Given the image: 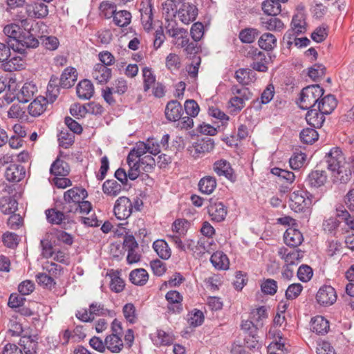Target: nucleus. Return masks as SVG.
I'll list each match as a JSON object with an SVG mask.
<instances>
[{
	"instance_id": "nucleus-64",
	"label": "nucleus",
	"mask_w": 354,
	"mask_h": 354,
	"mask_svg": "<svg viewBox=\"0 0 354 354\" xmlns=\"http://www.w3.org/2000/svg\"><path fill=\"white\" fill-rule=\"evenodd\" d=\"M313 275V269L307 265H302L298 269L297 277L299 279L303 282L309 281Z\"/></svg>"
},
{
	"instance_id": "nucleus-6",
	"label": "nucleus",
	"mask_w": 354,
	"mask_h": 354,
	"mask_svg": "<svg viewBox=\"0 0 354 354\" xmlns=\"http://www.w3.org/2000/svg\"><path fill=\"white\" fill-rule=\"evenodd\" d=\"M38 44V40L30 32H23L15 43H11L10 47L15 53L25 54L26 48H36Z\"/></svg>"
},
{
	"instance_id": "nucleus-59",
	"label": "nucleus",
	"mask_w": 354,
	"mask_h": 354,
	"mask_svg": "<svg viewBox=\"0 0 354 354\" xmlns=\"http://www.w3.org/2000/svg\"><path fill=\"white\" fill-rule=\"evenodd\" d=\"M115 3L109 1H102L99 6L101 15L105 18L110 19L113 17L116 10Z\"/></svg>"
},
{
	"instance_id": "nucleus-1",
	"label": "nucleus",
	"mask_w": 354,
	"mask_h": 354,
	"mask_svg": "<svg viewBox=\"0 0 354 354\" xmlns=\"http://www.w3.org/2000/svg\"><path fill=\"white\" fill-rule=\"evenodd\" d=\"M327 168L336 183H347L354 174V156L346 158L338 147L332 148L325 156Z\"/></svg>"
},
{
	"instance_id": "nucleus-18",
	"label": "nucleus",
	"mask_w": 354,
	"mask_h": 354,
	"mask_svg": "<svg viewBox=\"0 0 354 354\" xmlns=\"http://www.w3.org/2000/svg\"><path fill=\"white\" fill-rule=\"evenodd\" d=\"M48 100L43 97L39 96L35 98L28 106V112L32 117H39L46 110Z\"/></svg>"
},
{
	"instance_id": "nucleus-55",
	"label": "nucleus",
	"mask_w": 354,
	"mask_h": 354,
	"mask_svg": "<svg viewBox=\"0 0 354 354\" xmlns=\"http://www.w3.org/2000/svg\"><path fill=\"white\" fill-rule=\"evenodd\" d=\"M51 236L49 233L46 234V236L44 239L41 240L40 245L41 247V254L44 257L48 259L53 256V249L52 244L50 243V239H51Z\"/></svg>"
},
{
	"instance_id": "nucleus-5",
	"label": "nucleus",
	"mask_w": 354,
	"mask_h": 354,
	"mask_svg": "<svg viewBox=\"0 0 354 354\" xmlns=\"http://www.w3.org/2000/svg\"><path fill=\"white\" fill-rule=\"evenodd\" d=\"M232 92L234 95L229 101L228 109L232 113L239 112L245 105V102L249 100L250 92L245 88H239L234 86Z\"/></svg>"
},
{
	"instance_id": "nucleus-16",
	"label": "nucleus",
	"mask_w": 354,
	"mask_h": 354,
	"mask_svg": "<svg viewBox=\"0 0 354 354\" xmlns=\"http://www.w3.org/2000/svg\"><path fill=\"white\" fill-rule=\"evenodd\" d=\"M26 13L30 19H41L46 17L48 10L46 5L42 3L34 2L26 6Z\"/></svg>"
},
{
	"instance_id": "nucleus-10",
	"label": "nucleus",
	"mask_w": 354,
	"mask_h": 354,
	"mask_svg": "<svg viewBox=\"0 0 354 354\" xmlns=\"http://www.w3.org/2000/svg\"><path fill=\"white\" fill-rule=\"evenodd\" d=\"M335 290L330 286H322L316 294L317 302L323 306L333 305L337 300Z\"/></svg>"
},
{
	"instance_id": "nucleus-50",
	"label": "nucleus",
	"mask_w": 354,
	"mask_h": 354,
	"mask_svg": "<svg viewBox=\"0 0 354 354\" xmlns=\"http://www.w3.org/2000/svg\"><path fill=\"white\" fill-rule=\"evenodd\" d=\"M20 345L25 354H37V342L30 337H22L20 339Z\"/></svg>"
},
{
	"instance_id": "nucleus-56",
	"label": "nucleus",
	"mask_w": 354,
	"mask_h": 354,
	"mask_svg": "<svg viewBox=\"0 0 354 354\" xmlns=\"http://www.w3.org/2000/svg\"><path fill=\"white\" fill-rule=\"evenodd\" d=\"M46 215L48 221L52 224L58 225L65 220L64 214L55 209L46 210Z\"/></svg>"
},
{
	"instance_id": "nucleus-54",
	"label": "nucleus",
	"mask_w": 354,
	"mask_h": 354,
	"mask_svg": "<svg viewBox=\"0 0 354 354\" xmlns=\"http://www.w3.org/2000/svg\"><path fill=\"white\" fill-rule=\"evenodd\" d=\"M319 138L317 131L312 128L304 129L300 133L301 140L306 144H313Z\"/></svg>"
},
{
	"instance_id": "nucleus-52",
	"label": "nucleus",
	"mask_w": 354,
	"mask_h": 354,
	"mask_svg": "<svg viewBox=\"0 0 354 354\" xmlns=\"http://www.w3.org/2000/svg\"><path fill=\"white\" fill-rule=\"evenodd\" d=\"M123 315L130 324H135L138 320V314L135 306L131 303L126 304L122 308Z\"/></svg>"
},
{
	"instance_id": "nucleus-11",
	"label": "nucleus",
	"mask_w": 354,
	"mask_h": 354,
	"mask_svg": "<svg viewBox=\"0 0 354 354\" xmlns=\"http://www.w3.org/2000/svg\"><path fill=\"white\" fill-rule=\"evenodd\" d=\"M214 146L213 139L207 138L194 142L189 150L192 156L198 158L201 155L213 151Z\"/></svg>"
},
{
	"instance_id": "nucleus-44",
	"label": "nucleus",
	"mask_w": 354,
	"mask_h": 354,
	"mask_svg": "<svg viewBox=\"0 0 354 354\" xmlns=\"http://www.w3.org/2000/svg\"><path fill=\"white\" fill-rule=\"evenodd\" d=\"M142 75L143 79V90L145 92H147L155 84L156 80V75L149 67H144L142 69Z\"/></svg>"
},
{
	"instance_id": "nucleus-19",
	"label": "nucleus",
	"mask_w": 354,
	"mask_h": 354,
	"mask_svg": "<svg viewBox=\"0 0 354 354\" xmlns=\"http://www.w3.org/2000/svg\"><path fill=\"white\" fill-rule=\"evenodd\" d=\"M91 75L97 83H106L111 77V69L102 64H95L93 68Z\"/></svg>"
},
{
	"instance_id": "nucleus-30",
	"label": "nucleus",
	"mask_w": 354,
	"mask_h": 354,
	"mask_svg": "<svg viewBox=\"0 0 354 354\" xmlns=\"http://www.w3.org/2000/svg\"><path fill=\"white\" fill-rule=\"evenodd\" d=\"M77 79V73L75 68L68 67L62 73L60 78V85L63 88H71Z\"/></svg>"
},
{
	"instance_id": "nucleus-2",
	"label": "nucleus",
	"mask_w": 354,
	"mask_h": 354,
	"mask_svg": "<svg viewBox=\"0 0 354 354\" xmlns=\"http://www.w3.org/2000/svg\"><path fill=\"white\" fill-rule=\"evenodd\" d=\"M136 157H131V150L129 153L127 162L129 167L128 171L129 178L136 180L142 172H150L154 165L155 160L151 155L134 154Z\"/></svg>"
},
{
	"instance_id": "nucleus-51",
	"label": "nucleus",
	"mask_w": 354,
	"mask_h": 354,
	"mask_svg": "<svg viewBox=\"0 0 354 354\" xmlns=\"http://www.w3.org/2000/svg\"><path fill=\"white\" fill-rule=\"evenodd\" d=\"M269 335L272 337L274 340L268 346V350L270 351V354H276L275 353L272 352V350L278 349L281 350L284 346L283 342H282V337L281 335L280 331H277L275 330H270Z\"/></svg>"
},
{
	"instance_id": "nucleus-48",
	"label": "nucleus",
	"mask_w": 354,
	"mask_h": 354,
	"mask_svg": "<svg viewBox=\"0 0 354 354\" xmlns=\"http://www.w3.org/2000/svg\"><path fill=\"white\" fill-rule=\"evenodd\" d=\"M261 8L265 14L272 16L278 15L281 10V4L274 0H264Z\"/></svg>"
},
{
	"instance_id": "nucleus-17",
	"label": "nucleus",
	"mask_w": 354,
	"mask_h": 354,
	"mask_svg": "<svg viewBox=\"0 0 354 354\" xmlns=\"http://www.w3.org/2000/svg\"><path fill=\"white\" fill-rule=\"evenodd\" d=\"M141 21L145 30L149 31L152 28V5L149 0L142 1L140 4Z\"/></svg>"
},
{
	"instance_id": "nucleus-38",
	"label": "nucleus",
	"mask_w": 354,
	"mask_h": 354,
	"mask_svg": "<svg viewBox=\"0 0 354 354\" xmlns=\"http://www.w3.org/2000/svg\"><path fill=\"white\" fill-rule=\"evenodd\" d=\"M149 279L147 272L143 268H138L132 270L129 274V280L136 286L145 285Z\"/></svg>"
},
{
	"instance_id": "nucleus-29",
	"label": "nucleus",
	"mask_w": 354,
	"mask_h": 354,
	"mask_svg": "<svg viewBox=\"0 0 354 354\" xmlns=\"http://www.w3.org/2000/svg\"><path fill=\"white\" fill-rule=\"evenodd\" d=\"M324 113L319 111V109H311L306 115L307 123L314 128L321 127L323 124L325 118Z\"/></svg>"
},
{
	"instance_id": "nucleus-15",
	"label": "nucleus",
	"mask_w": 354,
	"mask_h": 354,
	"mask_svg": "<svg viewBox=\"0 0 354 354\" xmlns=\"http://www.w3.org/2000/svg\"><path fill=\"white\" fill-rule=\"evenodd\" d=\"M198 15V10L194 5L185 3L178 11V17L185 24L194 21Z\"/></svg>"
},
{
	"instance_id": "nucleus-58",
	"label": "nucleus",
	"mask_w": 354,
	"mask_h": 354,
	"mask_svg": "<svg viewBox=\"0 0 354 354\" xmlns=\"http://www.w3.org/2000/svg\"><path fill=\"white\" fill-rule=\"evenodd\" d=\"M261 290L266 295H274L277 290V283L272 279H267L261 281Z\"/></svg>"
},
{
	"instance_id": "nucleus-25",
	"label": "nucleus",
	"mask_w": 354,
	"mask_h": 354,
	"mask_svg": "<svg viewBox=\"0 0 354 354\" xmlns=\"http://www.w3.org/2000/svg\"><path fill=\"white\" fill-rule=\"evenodd\" d=\"M76 93L79 98L88 100L93 95V85L88 80H82L77 86Z\"/></svg>"
},
{
	"instance_id": "nucleus-45",
	"label": "nucleus",
	"mask_w": 354,
	"mask_h": 354,
	"mask_svg": "<svg viewBox=\"0 0 354 354\" xmlns=\"http://www.w3.org/2000/svg\"><path fill=\"white\" fill-rule=\"evenodd\" d=\"M69 170L68 165L59 158L55 160L50 167L51 174L57 176H65L69 173Z\"/></svg>"
},
{
	"instance_id": "nucleus-62",
	"label": "nucleus",
	"mask_w": 354,
	"mask_h": 354,
	"mask_svg": "<svg viewBox=\"0 0 354 354\" xmlns=\"http://www.w3.org/2000/svg\"><path fill=\"white\" fill-rule=\"evenodd\" d=\"M258 35V31L254 28H246L241 31L239 39L243 43H252Z\"/></svg>"
},
{
	"instance_id": "nucleus-28",
	"label": "nucleus",
	"mask_w": 354,
	"mask_h": 354,
	"mask_svg": "<svg viewBox=\"0 0 354 354\" xmlns=\"http://www.w3.org/2000/svg\"><path fill=\"white\" fill-rule=\"evenodd\" d=\"M105 345L107 350L113 353H120L124 348L121 336L109 335L105 337Z\"/></svg>"
},
{
	"instance_id": "nucleus-35",
	"label": "nucleus",
	"mask_w": 354,
	"mask_h": 354,
	"mask_svg": "<svg viewBox=\"0 0 354 354\" xmlns=\"http://www.w3.org/2000/svg\"><path fill=\"white\" fill-rule=\"evenodd\" d=\"M216 180L214 177L206 176L199 180L198 189L203 194H210L216 189Z\"/></svg>"
},
{
	"instance_id": "nucleus-4",
	"label": "nucleus",
	"mask_w": 354,
	"mask_h": 354,
	"mask_svg": "<svg viewBox=\"0 0 354 354\" xmlns=\"http://www.w3.org/2000/svg\"><path fill=\"white\" fill-rule=\"evenodd\" d=\"M308 193L303 189H295L290 196V207L295 212H302L313 204Z\"/></svg>"
},
{
	"instance_id": "nucleus-22",
	"label": "nucleus",
	"mask_w": 354,
	"mask_h": 354,
	"mask_svg": "<svg viewBox=\"0 0 354 354\" xmlns=\"http://www.w3.org/2000/svg\"><path fill=\"white\" fill-rule=\"evenodd\" d=\"M208 213L212 220L217 222L222 221L227 215L225 206L220 201L211 202L208 207Z\"/></svg>"
},
{
	"instance_id": "nucleus-36",
	"label": "nucleus",
	"mask_w": 354,
	"mask_h": 354,
	"mask_svg": "<svg viewBox=\"0 0 354 354\" xmlns=\"http://www.w3.org/2000/svg\"><path fill=\"white\" fill-rule=\"evenodd\" d=\"M210 261L213 266L218 270H227L229 268V259L222 252H214L210 258Z\"/></svg>"
},
{
	"instance_id": "nucleus-41",
	"label": "nucleus",
	"mask_w": 354,
	"mask_h": 354,
	"mask_svg": "<svg viewBox=\"0 0 354 354\" xmlns=\"http://www.w3.org/2000/svg\"><path fill=\"white\" fill-rule=\"evenodd\" d=\"M267 318V309L264 306L254 308L250 313V319L254 322L256 327H262L263 321Z\"/></svg>"
},
{
	"instance_id": "nucleus-14",
	"label": "nucleus",
	"mask_w": 354,
	"mask_h": 354,
	"mask_svg": "<svg viewBox=\"0 0 354 354\" xmlns=\"http://www.w3.org/2000/svg\"><path fill=\"white\" fill-rule=\"evenodd\" d=\"M26 67L25 54L12 55L1 64L4 71L12 72L24 69Z\"/></svg>"
},
{
	"instance_id": "nucleus-23",
	"label": "nucleus",
	"mask_w": 354,
	"mask_h": 354,
	"mask_svg": "<svg viewBox=\"0 0 354 354\" xmlns=\"http://www.w3.org/2000/svg\"><path fill=\"white\" fill-rule=\"evenodd\" d=\"M37 92V88L35 84L32 82H26L17 93V98L19 102L26 103L32 99Z\"/></svg>"
},
{
	"instance_id": "nucleus-40",
	"label": "nucleus",
	"mask_w": 354,
	"mask_h": 354,
	"mask_svg": "<svg viewBox=\"0 0 354 354\" xmlns=\"http://www.w3.org/2000/svg\"><path fill=\"white\" fill-rule=\"evenodd\" d=\"M102 191L109 196L115 197L120 194L122 185L115 180H107L103 183Z\"/></svg>"
},
{
	"instance_id": "nucleus-37",
	"label": "nucleus",
	"mask_w": 354,
	"mask_h": 354,
	"mask_svg": "<svg viewBox=\"0 0 354 354\" xmlns=\"http://www.w3.org/2000/svg\"><path fill=\"white\" fill-rule=\"evenodd\" d=\"M153 248L158 257L162 259L167 260L171 257V249L167 243L162 239L154 241L153 243Z\"/></svg>"
},
{
	"instance_id": "nucleus-13",
	"label": "nucleus",
	"mask_w": 354,
	"mask_h": 354,
	"mask_svg": "<svg viewBox=\"0 0 354 354\" xmlns=\"http://www.w3.org/2000/svg\"><path fill=\"white\" fill-rule=\"evenodd\" d=\"M278 254L287 266L298 264L304 257V252L300 250H290L283 247L279 249Z\"/></svg>"
},
{
	"instance_id": "nucleus-60",
	"label": "nucleus",
	"mask_w": 354,
	"mask_h": 354,
	"mask_svg": "<svg viewBox=\"0 0 354 354\" xmlns=\"http://www.w3.org/2000/svg\"><path fill=\"white\" fill-rule=\"evenodd\" d=\"M3 32L6 36L13 39L12 43H15L17 39L19 38L21 34V28L15 24L6 26L3 28Z\"/></svg>"
},
{
	"instance_id": "nucleus-20",
	"label": "nucleus",
	"mask_w": 354,
	"mask_h": 354,
	"mask_svg": "<svg viewBox=\"0 0 354 354\" xmlns=\"http://www.w3.org/2000/svg\"><path fill=\"white\" fill-rule=\"evenodd\" d=\"M183 114V108L180 102L176 100L169 102L165 108V116L171 122H176L180 119Z\"/></svg>"
},
{
	"instance_id": "nucleus-27",
	"label": "nucleus",
	"mask_w": 354,
	"mask_h": 354,
	"mask_svg": "<svg viewBox=\"0 0 354 354\" xmlns=\"http://www.w3.org/2000/svg\"><path fill=\"white\" fill-rule=\"evenodd\" d=\"M151 339L156 346H167L173 343L174 336L161 329H157L151 334Z\"/></svg>"
},
{
	"instance_id": "nucleus-49",
	"label": "nucleus",
	"mask_w": 354,
	"mask_h": 354,
	"mask_svg": "<svg viewBox=\"0 0 354 354\" xmlns=\"http://www.w3.org/2000/svg\"><path fill=\"white\" fill-rule=\"evenodd\" d=\"M261 25L265 29L270 31H280L284 28L283 23L276 17L261 19Z\"/></svg>"
},
{
	"instance_id": "nucleus-34",
	"label": "nucleus",
	"mask_w": 354,
	"mask_h": 354,
	"mask_svg": "<svg viewBox=\"0 0 354 354\" xmlns=\"http://www.w3.org/2000/svg\"><path fill=\"white\" fill-rule=\"evenodd\" d=\"M213 246H215L213 240L209 238L202 237L197 242L194 253L198 256H201L205 253H210L214 249Z\"/></svg>"
},
{
	"instance_id": "nucleus-3",
	"label": "nucleus",
	"mask_w": 354,
	"mask_h": 354,
	"mask_svg": "<svg viewBox=\"0 0 354 354\" xmlns=\"http://www.w3.org/2000/svg\"><path fill=\"white\" fill-rule=\"evenodd\" d=\"M323 94L324 89L317 84L306 86L301 91L299 106L303 109L314 108Z\"/></svg>"
},
{
	"instance_id": "nucleus-46",
	"label": "nucleus",
	"mask_w": 354,
	"mask_h": 354,
	"mask_svg": "<svg viewBox=\"0 0 354 354\" xmlns=\"http://www.w3.org/2000/svg\"><path fill=\"white\" fill-rule=\"evenodd\" d=\"M113 21L117 26H127L131 23V14L127 10L115 11L113 17Z\"/></svg>"
},
{
	"instance_id": "nucleus-61",
	"label": "nucleus",
	"mask_w": 354,
	"mask_h": 354,
	"mask_svg": "<svg viewBox=\"0 0 354 354\" xmlns=\"http://www.w3.org/2000/svg\"><path fill=\"white\" fill-rule=\"evenodd\" d=\"M303 290V286L299 283L290 284L286 291V297L288 299L292 300L297 298Z\"/></svg>"
},
{
	"instance_id": "nucleus-63",
	"label": "nucleus",
	"mask_w": 354,
	"mask_h": 354,
	"mask_svg": "<svg viewBox=\"0 0 354 354\" xmlns=\"http://www.w3.org/2000/svg\"><path fill=\"white\" fill-rule=\"evenodd\" d=\"M271 173L277 176L281 179L285 180L287 183H292L295 178L294 173L287 170H284L278 167H274L271 169Z\"/></svg>"
},
{
	"instance_id": "nucleus-57",
	"label": "nucleus",
	"mask_w": 354,
	"mask_h": 354,
	"mask_svg": "<svg viewBox=\"0 0 354 354\" xmlns=\"http://www.w3.org/2000/svg\"><path fill=\"white\" fill-rule=\"evenodd\" d=\"M188 226L189 223L185 219H176L171 226L172 233L179 236H184L187 233Z\"/></svg>"
},
{
	"instance_id": "nucleus-43",
	"label": "nucleus",
	"mask_w": 354,
	"mask_h": 354,
	"mask_svg": "<svg viewBox=\"0 0 354 354\" xmlns=\"http://www.w3.org/2000/svg\"><path fill=\"white\" fill-rule=\"evenodd\" d=\"M268 60L264 53L259 51L254 55V61L251 66L255 71L259 72H266L268 70Z\"/></svg>"
},
{
	"instance_id": "nucleus-21",
	"label": "nucleus",
	"mask_w": 354,
	"mask_h": 354,
	"mask_svg": "<svg viewBox=\"0 0 354 354\" xmlns=\"http://www.w3.org/2000/svg\"><path fill=\"white\" fill-rule=\"evenodd\" d=\"M168 308L173 313H180L182 308L183 296L176 290H170L165 295Z\"/></svg>"
},
{
	"instance_id": "nucleus-42",
	"label": "nucleus",
	"mask_w": 354,
	"mask_h": 354,
	"mask_svg": "<svg viewBox=\"0 0 354 354\" xmlns=\"http://www.w3.org/2000/svg\"><path fill=\"white\" fill-rule=\"evenodd\" d=\"M17 205V201L11 197H3L0 199V211L5 214L15 213Z\"/></svg>"
},
{
	"instance_id": "nucleus-31",
	"label": "nucleus",
	"mask_w": 354,
	"mask_h": 354,
	"mask_svg": "<svg viewBox=\"0 0 354 354\" xmlns=\"http://www.w3.org/2000/svg\"><path fill=\"white\" fill-rule=\"evenodd\" d=\"M337 102L332 95H327L319 102L317 108L324 114H330L337 106Z\"/></svg>"
},
{
	"instance_id": "nucleus-9",
	"label": "nucleus",
	"mask_w": 354,
	"mask_h": 354,
	"mask_svg": "<svg viewBox=\"0 0 354 354\" xmlns=\"http://www.w3.org/2000/svg\"><path fill=\"white\" fill-rule=\"evenodd\" d=\"M113 212L118 219H127L132 214L133 203L127 197H119L115 203Z\"/></svg>"
},
{
	"instance_id": "nucleus-47",
	"label": "nucleus",
	"mask_w": 354,
	"mask_h": 354,
	"mask_svg": "<svg viewBox=\"0 0 354 354\" xmlns=\"http://www.w3.org/2000/svg\"><path fill=\"white\" fill-rule=\"evenodd\" d=\"M258 44L261 48L271 50L277 45V38L271 33H264L260 37Z\"/></svg>"
},
{
	"instance_id": "nucleus-26",
	"label": "nucleus",
	"mask_w": 354,
	"mask_h": 354,
	"mask_svg": "<svg viewBox=\"0 0 354 354\" xmlns=\"http://www.w3.org/2000/svg\"><path fill=\"white\" fill-rule=\"evenodd\" d=\"M26 174L24 167L17 165H10L6 170L5 177L8 181L19 182Z\"/></svg>"
},
{
	"instance_id": "nucleus-39",
	"label": "nucleus",
	"mask_w": 354,
	"mask_h": 354,
	"mask_svg": "<svg viewBox=\"0 0 354 354\" xmlns=\"http://www.w3.org/2000/svg\"><path fill=\"white\" fill-rule=\"evenodd\" d=\"M329 328L328 322L322 316H317L311 320V330L317 334L324 335Z\"/></svg>"
},
{
	"instance_id": "nucleus-24",
	"label": "nucleus",
	"mask_w": 354,
	"mask_h": 354,
	"mask_svg": "<svg viewBox=\"0 0 354 354\" xmlns=\"http://www.w3.org/2000/svg\"><path fill=\"white\" fill-rule=\"evenodd\" d=\"M284 241L290 247H297L301 244L304 239L302 234L295 228L288 229L283 235Z\"/></svg>"
},
{
	"instance_id": "nucleus-8",
	"label": "nucleus",
	"mask_w": 354,
	"mask_h": 354,
	"mask_svg": "<svg viewBox=\"0 0 354 354\" xmlns=\"http://www.w3.org/2000/svg\"><path fill=\"white\" fill-rule=\"evenodd\" d=\"M160 145L154 138H149L145 142H138L131 149V157H136L134 154H146L147 152L156 156L160 153Z\"/></svg>"
},
{
	"instance_id": "nucleus-33",
	"label": "nucleus",
	"mask_w": 354,
	"mask_h": 354,
	"mask_svg": "<svg viewBox=\"0 0 354 354\" xmlns=\"http://www.w3.org/2000/svg\"><path fill=\"white\" fill-rule=\"evenodd\" d=\"M214 171L220 176H223L228 179L232 178V169L230 164L225 160L215 162L214 164Z\"/></svg>"
},
{
	"instance_id": "nucleus-7",
	"label": "nucleus",
	"mask_w": 354,
	"mask_h": 354,
	"mask_svg": "<svg viewBox=\"0 0 354 354\" xmlns=\"http://www.w3.org/2000/svg\"><path fill=\"white\" fill-rule=\"evenodd\" d=\"M87 195L86 189L79 187H74L67 190L64 194V201L69 207H64V208L67 209V212H73V207L82 200H84Z\"/></svg>"
},
{
	"instance_id": "nucleus-32",
	"label": "nucleus",
	"mask_w": 354,
	"mask_h": 354,
	"mask_svg": "<svg viewBox=\"0 0 354 354\" xmlns=\"http://www.w3.org/2000/svg\"><path fill=\"white\" fill-rule=\"evenodd\" d=\"M291 30L297 35L304 33L306 30V23L305 15L302 12H298L292 19Z\"/></svg>"
},
{
	"instance_id": "nucleus-53",
	"label": "nucleus",
	"mask_w": 354,
	"mask_h": 354,
	"mask_svg": "<svg viewBox=\"0 0 354 354\" xmlns=\"http://www.w3.org/2000/svg\"><path fill=\"white\" fill-rule=\"evenodd\" d=\"M111 277L110 288L115 292H120L124 288V280L119 277L118 272L112 271L109 274Z\"/></svg>"
},
{
	"instance_id": "nucleus-12",
	"label": "nucleus",
	"mask_w": 354,
	"mask_h": 354,
	"mask_svg": "<svg viewBox=\"0 0 354 354\" xmlns=\"http://www.w3.org/2000/svg\"><path fill=\"white\" fill-rule=\"evenodd\" d=\"M328 180V176L324 170H313L307 176L306 182L311 189H320Z\"/></svg>"
}]
</instances>
